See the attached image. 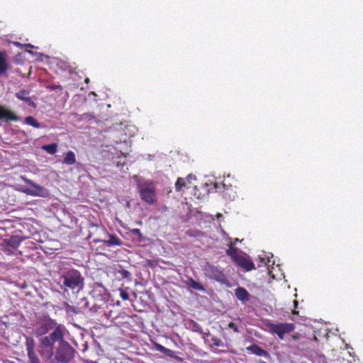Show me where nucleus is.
Masks as SVG:
<instances>
[{"instance_id":"obj_6","label":"nucleus","mask_w":363,"mask_h":363,"mask_svg":"<svg viewBox=\"0 0 363 363\" xmlns=\"http://www.w3.org/2000/svg\"><path fill=\"white\" fill-rule=\"evenodd\" d=\"M21 179L31 186V188H26L22 190L26 194L40 197H47L49 195V192L45 188L37 184L27 177L21 176Z\"/></svg>"},{"instance_id":"obj_25","label":"nucleus","mask_w":363,"mask_h":363,"mask_svg":"<svg viewBox=\"0 0 363 363\" xmlns=\"http://www.w3.org/2000/svg\"><path fill=\"white\" fill-rule=\"evenodd\" d=\"M117 273L119 274L122 279H130L131 274L128 270L123 269L121 267Z\"/></svg>"},{"instance_id":"obj_17","label":"nucleus","mask_w":363,"mask_h":363,"mask_svg":"<svg viewBox=\"0 0 363 363\" xmlns=\"http://www.w3.org/2000/svg\"><path fill=\"white\" fill-rule=\"evenodd\" d=\"M225 252L234 262L240 256V255L238 254V249L233 246V242H230L228 249H227Z\"/></svg>"},{"instance_id":"obj_12","label":"nucleus","mask_w":363,"mask_h":363,"mask_svg":"<svg viewBox=\"0 0 363 363\" xmlns=\"http://www.w3.org/2000/svg\"><path fill=\"white\" fill-rule=\"evenodd\" d=\"M235 263L240 267L241 268L244 269L246 271H251L252 269H255V264L249 259H247L244 256L240 255L237 260L235 261Z\"/></svg>"},{"instance_id":"obj_16","label":"nucleus","mask_w":363,"mask_h":363,"mask_svg":"<svg viewBox=\"0 0 363 363\" xmlns=\"http://www.w3.org/2000/svg\"><path fill=\"white\" fill-rule=\"evenodd\" d=\"M30 93L28 91L25 89H21L18 92L16 93V96L18 99L23 101L28 104H33V102L31 100V98L29 96Z\"/></svg>"},{"instance_id":"obj_14","label":"nucleus","mask_w":363,"mask_h":363,"mask_svg":"<svg viewBox=\"0 0 363 363\" xmlns=\"http://www.w3.org/2000/svg\"><path fill=\"white\" fill-rule=\"evenodd\" d=\"M236 298L245 303L250 300V295L246 289L239 286L235 290Z\"/></svg>"},{"instance_id":"obj_31","label":"nucleus","mask_w":363,"mask_h":363,"mask_svg":"<svg viewBox=\"0 0 363 363\" xmlns=\"http://www.w3.org/2000/svg\"><path fill=\"white\" fill-rule=\"evenodd\" d=\"M228 326L229 328L232 329L235 333H238L240 332L236 324L233 322L229 323Z\"/></svg>"},{"instance_id":"obj_32","label":"nucleus","mask_w":363,"mask_h":363,"mask_svg":"<svg viewBox=\"0 0 363 363\" xmlns=\"http://www.w3.org/2000/svg\"><path fill=\"white\" fill-rule=\"evenodd\" d=\"M298 301L297 300H294V310L292 311V313L294 315H298V312L296 310V308L298 306Z\"/></svg>"},{"instance_id":"obj_11","label":"nucleus","mask_w":363,"mask_h":363,"mask_svg":"<svg viewBox=\"0 0 363 363\" xmlns=\"http://www.w3.org/2000/svg\"><path fill=\"white\" fill-rule=\"evenodd\" d=\"M0 119L6 122L16 121L18 120V117L13 111L0 105Z\"/></svg>"},{"instance_id":"obj_29","label":"nucleus","mask_w":363,"mask_h":363,"mask_svg":"<svg viewBox=\"0 0 363 363\" xmlns=\"http://www.w3.org/2000/svg\"><path fill=\"white\" fill-rule=\"evenodd\" d=\"M211 342H213V345L216 347H220V346L223 345L222 340L217 337H213L211 338Z\"/></svg>"},{"instance_id":"obj_8","label":"nucleus","mask_w":363,"mask_h":363,"mask_svg":"<svg viewBox=\"0 0 363 363\" xmlns=\"http://www.w3.org/2000/svg\"><path fill=\"white\" fill-rule=\"evenodd\" d=\"M204 272L206 276L211 279H213L223 284H228V280L223 272L213 264L207 263L204 268Z\"/></svg>"},{"instance_id":"obj_3","label":"nucleus","mask_w":363,"mask_h":363,"mask_svg":"<svg viewBox=\"0 0 363 363\" xmlns=\"http://www.w3.org/2000/svg\"><path fill=\"white\" fill-rule=\"evenodd\" d=\"M265 326L271 334L276 335L281 340L284 339L285 335L291 333L296 328L295 324L292 323H273L268 321Z\"/></svg>"},{"instance_id":"obj_37","label":"nucleus","mask_w":363,"mask_h":363,"mask_svg":"<svg viewBox=\"0 0 363 363\" xmlns=\"http://www.w3.org/2000/svg\"><path fill=\"white\" fill-rule=\"evenodd\" d=\"M89 78H86V79H85V82H86V83H89Z\"/></svg>"},{"instance_id":"obj_13","label":"nucleus","mask_w":363,"mask_h":363,"mask_svg":"<svg viewBox=\"0 0 363 363\" xmlns=\"http://www.w3.org/2000/svg\"><path fill=\"white\" fill-rule=\"evenodd\" d=\"M6 247L5 250L9 253H12L13 250H16L21 244V240L18 237H11L5 240Z\"/></svg>"},{"instance_id":"obj_27","label":"nucleus","mask_w":363,"mask_h":363,"mask_svg":"<svg viewBox=\"0 0 363 363\" xmlns=\"http://www.w3.org/2000/svg\"><path fill=\"white\" fill-rule=\"evenodd\" d=\"M130 233L134 235H137L139 238V240L140 241H142L144 240V237H143V233H141L140 230L138 229V228H133V229H131L130 230Z\"/></svg>"},{"instance_id":"obj_19","label":"nucleus","mask_w":363,"mask_h":363,"mask_svg":"<svg viewBox=\"0 0 363 363\" xmlns=\"http://www.w3.org/2000/svg\"><path fill=\"white\" fill-rule=\"evenodd\" d=\"M186 284L189 287H191L195 290H199V291H205L204 286L200 282L194 280L193 278H191V277L188 278Z\"/></svg>"},{"instance_id":"obj_20","label":"nucleus","mask_w":363,"mask_h":363,"mask_svg":"<svg viewBox=\"0 0 363 363\" xmlns=\"http://www.w3.org/2000/svg\"><path fill=\"white\" fill-rule=\"evenodd\" d=\"M25 344L27 354L35 352V342L33 337H26Z\"/></svg>"},{"instance_id":"obj_1","label":"nucleus","mask_w":363,"mask_h":363,"mask_svg":"<svg viewBox=\"0 0 363 363\" xmlns=\"http://www.w3.org/2000/svg\"><path fill=\"white\" fill-rule=\"evenodd\" d=\"M60 282V289L64 292L68 293L70 291L72 294H77L84 289V278L79 270L70 269L62 272Z\"/></svg>"},{"instance_id":"obj_38","label":"nucleus","mask_w":363,"mask_h":363,"mask_svg":"<svg viewBox=\"0 0 363 363\" xmlns=\"http://www.w3.org/2000/svg\"><path fill=\"white\" fill-rule=\"evenodd\" d=\"M187 234L190 236H192V234L189 233V231L187 232Z\"/></svg>"},{"instance_id":"obj_28","label":"nucleus","mask_w":363,"mask_h":363,"mask_svg":"<svg viewBox=\"0 0 363 363\" xmlns=\"http://www.w3.org/2000/svg\"><path fill=\"white\" fill-rule=\"evenodd\" d=\"M118 291L120 293V297L122 298V300L127 301L129 299V294L127 291L121 288H119Z\"/></svg>"},{"instance_id":"obj_15","label":"nucleus","mask_w":363,"mask_h":363,"mask_svg":"<svg viewBox=\"0 0 363 363\" xmlns=\"http://www.w3.org/2000/svg\"><path fill=\"white\" fill-rule=\"evenodd\" d=\"M7 57L6 52L0 50V75L6 74L9 69Z\"/></svg>"},{"instance_id":"obj_35","label":"nucleus","mask_w":363,"mask_h":363,"mask_svg":"<svg viewBox=\"0 0 363 363\" xmlns=\"http://www.w3.org/2000/svg\"><path fill=\"white\" fill-rule=\"evenodd\" d=\"M238 241H239V239H238V238H235V239L234 242L233 243V245H234L236 242H238Z\"/></svg>"},{"instance_id":"obj_22","label":"nucleus","mask_w":363,"mask_h":363,"mask_svg":"<svg viewBox=\"0 0 363 363\" xmlns=\"http://www.w3.org/2000/svg\"><path fill=\"white\" fill-rule=\"evenodd\" d=\"M42 149L50 155H54L57 152V144L52 143L49 145H45L42 147Z\"/></svg>"},{"instance_id":"obj_33","label":"nucleus","mask_w":363,"mask_h":363,"mask_svg":"<svg viewBox=\"0 0 363 363\" xmlns=\"http://www.w3.org/2000/svg\"><path fill=\"white\" fill-rule=\"evenodd\" d=\"M25 46L28 47V48H34V46L33 45H31V44H26Z\"/></svg>"},{"instance_id":"obj_30","label":"nucleus","mask_w":363,"mask_h":363,"mask_svg":"<svg viewBox=\"0 0 363 363\" xmlns=\"http://www.w3.org/2000/svg\"><path fill=\"white\" fill-rule=\"evenodd\" d=\"M65 310L67 312H72L73 313H77L78 311L76 307L69 305L68 303L65 304Z\"/></svg>"},{"instance_id":"obj_4","label":"nucleus","mask_w":363,"mask_h":363,"mask_svg":"<svg viewBox=\"0 0 363 363\" xmlns=\"http://www.w3.org/2000/svg\"><path fill=\"white\" fill-rule=\"evenodd\" d=\"M59 345L55 351V359L63 363L69 362L74 357L75 350L69 342L62 339L58 340Z\"/></svg>"},{"instance_id":"obj_23","label":"nucleus","mask_w":363,"mask_h":363,"mask_svg":"<svg viewBox=\"0 0 363 363\" xmlns=\"http://www.w3.org/2000/svg\"><path fill=\"white\" fill-rule=\"evenodd\" d=\"M186 186L185 179L179 177L175 183V189L177 191H180L184 187Z\"/></svg>"},{"instance_id":"obj_26","label":"nucleus","mask_w":363,"mask_h":363,"mask_svg":"<svg viewBox=\"0 0 363 363\" xmlns=\"http://www.w3.org/2000/svg\"><path fill=\"white\" fill-rule=\"evenodd\" d=\"M28 363H41L35 352L28 354Z\"/></svg>"},{"instance_id":"obj_36","label":"nucleus","mask_w":363,"mask_h":363,"mask_svg":"<svg viewBox=\"0 0 363 363\" xmlns=\"http://www.w3.org/2000/svg\"><path fill=\"white\" fill-rule=\"evenodd\" d=\"M293 338H294V340H297V339H298V335H294V336H293Z\"/></svg>"},{"instance_id":"obj_34","label":"nucleus","mask_w":363,"mask_h":363,"mask_svg":"<svg viewBox=\"0 0 363 363\" xmlns=\"http://www.w3.org/2000/svg\"><path fill=\"white\" fill-rule=\"evenodd\" d=\"M252 347H255V349H257V350H260V351H262V350H261L258 346H257V345H255V346H253Z\"/></svg>"},{"instance_id":"obj_7","label":"nucleus","mask_w":363,"mask_h":363,"mask_svg":"<svg viewBox=\"0 0 363 363\" xmlns=\"http://www.w3.org/2000/svg\"><path fill=\"white\" fill-rule=\"evenodd\" d=\"M57 328H60V331L64 333L63 325L57 324L55 320L50 318H45L38 323L36 328V334L38 335H43L50 330H55Z\"/></svg>"},{"instance_id":"obj_10","label":"nucleus","mask_w":363,"mask_h":363,"mask_svg":"<svg viewBox=\"0 0 363 363\" xmlns=\"http://www.w3.org/2000/svg\"><path fill=\"white\" fill-rule=\"evenodd\" d=\"M101 242L104 243V245L107 247H113V246H121L123 245L122 240L114 234H110L107 231V237H104L103 240Z\"/></svg>"},{"instance_id":"obj_24","label":"nucleus","mask_w":363,"mask_h":363,"mask_svg":"<svg viewBox=\"0 0 363 363\" xmlns=\"http://www.w3.org/2000/svg\"><path fill=\"white\" fill-rule=\"evenodd\" d=\"M154 345H155V349L157 351H159L164 354L170 355V354L172 352V351L171 350L166 348L165 347H164L163 345H162L159 343H155Z\"/></svg>"},{"instance_id":"obj_18","label":"nucleus","mask_w":363,"mask_h":363,"mask_svg":"<svg viewBox=\"0 0 363 363\" xmlns=\"http://www.w3.org/2000/svg\"><path fill=\"white\" fill-rule=\"evenodd\" d=\"M64 164L67 165H72L76 162V155L74 152L68 151L63 159Z\"/></svg>"},{"instance_id":"obj_5","label":"nucleus","mask_w":363,"mask_h":363,"mask_svg":"<svg viewBox=\"0 0 363 363\" xmlns=\"http://www.w3.org/2000/svg\"><path fill=\"white\" fill-rule=\"evenodd\" d=\"M140 199L148 204H155L157 201L156 189L153 182H144L138 184Z\"/></svg>"},{"instance_id":"obj_9","label":"nucleus","mask_w":363,"mask_h":363,"mask_svg":"<svg viewBox=\"0 0 363 363\" xmlns=\"http://www.w3.org/2000/svg\"><path fill=\"white\" fill-rule=\"evenodd\" d=\"M104 237H107V230L102 225L93 223L89 225V234L87 238H93L94 243L101 242Z\"/></svg>"},{"instance_id":"obj_21","label":"nucleus","mask_w":363,"mask_h":363,"mask_svg":"<svg viewBox=\"0 0 363 363\" xmlns=\"http://www.w3.org/2000/svg\"><path fill=\"white\" fill-rule=\"evenodd\" d=\"M25 123L35 128H40L41 127L40 123L33 116H31L25 118Z\"/></svg>"},{"instance_id":"obj_2","label":"nucleus","mask_w":363,"mask_h":363,"mask_svg":"<svg viewBox=\"0 0 363 363\" xmlns=\"http://www.w3.org/2000/svg\"><path fill=\"white\" fill-rule=\"evenodd\" d=\"M63 337L64 333L60 331V328L52 331L49 335L42 337L40 339L38 348L41 357L46 361L50 359L54 354V344Z\"/></svg>"}]
</instances>
